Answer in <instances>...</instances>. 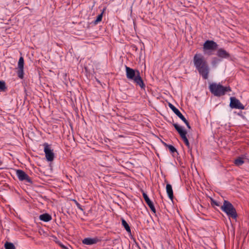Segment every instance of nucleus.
I'll list each match as a JSON object with an SVG mask.
<instances>
[{
  "label": "nucleus",
  "mask_w": 249,
  "mask_h": 249,
  "mask_svg": "<svg viewBox=\"0 0 249 249\" xmlns=\"http://www.w3.org/2000/svg\"><path fill=\"white\" fill-rule=\"evenodd\" d=\"M211 204L212 206H220V203L218 201H217L216 200H215L211 198Z\"/></svg>",
  "instance_id": "21"
},
{
  "label": "nucleus",
  "mask_w": 249,
  "mask_h": 249,
  "mask_svg": "<svg viewBox=\"0 0 249 249\" xmlns=\"http://www.w3.org/2000/svg\"><path fill=\"white\" fill-rule=\"evenodd\" d=\"M73 201H74L77 208L79 209L80 210L83 211V209H82L81 205L76 200L74 199Z\"/></svg>",
  "instance_id": "26"
},
{
  "label": "nucleus",
  "mask_w": 249,
  "mask_h": 249,
  "mask_svg": "<svg viewBox=\"0 0 249 249\" xmlns=\"http://www.w3.org/2000/svg\"><path fill=\"white\" fill-rule=\"evenodd\" d=\"M193 62L200 75L202 76L204 79H207L210 69L204 56L201 53H196L194 56Z\"/></svg>",
  "instance_id": "1"
},
{
  "label": "nucleus",
  "mask_w": 249,
  "mask_h": 249,
  "mask_svg": "<svg viewBox=\"0 0 249 249\" xmlns=\"http://www.w3.org/2000/svg\"><path fill=\"white\" fill-rule=\"evenodd\" d=\"M173 126H174L176 130L178 131V134H179L180 137L184 142L185 145L187 146L189 150L191 152L192 151V147L190 145L189 141L186 137L187 131L182 128V127L179 126L177 124H173Z\"/></svg>",
  "instance_id": "5"
},
{
  "label": "nucleus",
  "mask_w": 249,
  "mask_h": 249,
  "mask_svg": "<svg viewBox=\"0 0 249 249\" xmlns=\"http://www.w3.org/2000/svg\"><path fill=\"white\" fill-rule=\"evenodd\" d=\"M182 121L186 124L187 127L189 129L191 128V126L190 125V124L188 122V121L184 118L182 120Z\"/></svg>",
  "instance_id": "25"
},
{
  "label": "nucleus",
  "mask_w": 249,
  "mask_h": 249,
  "mask_svg": "<svg viewBox=\"0 0 249 249\" xmlns=\"http://www.w3.org/2000/svg\"><path fill=\"white\" fill-rule=\"evenodd\" d=\"M166 192L169 198L173 200L174 198L173 191L171 184H167L166 186Z\"/></svg>",
  "instance_id": "14"
},
{
  "label": "nucleus",
  "mask_w": 249,
  "mask_h": 249,
  "mask_svg": "<svg viewBox=\"0 0 249 249\" xmlns=\"http://www.w3.org/2000/svg\"><path fill=\"white\" fill-rule=\"evenodd\" d=\"M5 249H16L15 245L10 242H6L4 244Z\"/></svg>",
  "instance_id": "18"
},
{
  "label": "nucleus",
  "mask_w": 249,
  "mask_h": 249,
  "mask_svg": "<svg viewBox=\"0 0 249 249\" xmlns=\"http://www.w3.org/2000/svg\"><path fill=\"white\" fill-rule=\"evenodd\" d=\"M18 69L24 68V59L22 57H20L18 62Z\"/></svg>",
  "instance_id": "20"
},
{
  "label": "nucleus",
  "mask_w": 249,
  "mask_h": 249,
  "mask_svg": "<svg viewBox=\"0 0 249 249\" xmlns=\"http://www.w3.org/2000/svg\"><path fill=\"white\" fill-rule=\"evenodd\" d=\"M16 174L20 181H25L26 182L32 184L33 181L29 176L23 171L21 170H17L16 171Z\"/></svg>",
  "instance_id": "7"
},
{
  "label": "nucleus",
  "mask_w": 249,
  "mask_h": 249,
  "mask_svg": "<svg viewBox=\"0 0 249 249\" xmlns=\"http://www.w3.org/2000/svg\"><path fill=\"white\" fill-rule=\"evenodd\" d=\"M100 241L97 237L91 238H86L82 240V243L84 244L87 245H91L93 244H96L97 242Z\"/></svg>",
  "instance_id": "11"
},
{
  "label": "nucleus",
  "mask_w": 249,
  "mask_h": 249,
  "mask_svg": "<svg viewBox=\"0 0 249 249\" xmlns=\"http://www.w3.org/2000/svg\"><path fill=\"white\" fill-rule=\"evenodd\" d=\"M217 55L219 57L222 58H228L230 56V54L226 50L222 48L218 50Z\"/></svg>",
  "instance_id": "13"
},
{
  "label": "nucleus",
  "mask_w": 249,
  "mask_h": 249,
  "mask_svg": "<svg viewBox=\"0 0 249 249\" xmlns=\"http://www.w3.org/2000/svg\"><path fill=\"white\" fill-rule=\"evenodd\" d=\"M210 90L212 93L216 96L224 95L226 92L231 91L230 87H224L220 84L212 83L209 86Z\"/></svg>",
  "instance_id": "4"
},
{
  "label": "nucleus",
  "mask_w": 249,
  "mask_h": 249,
  "mask_svg": "<svg viewBox=\"0 0 249 249\" xmlns=\"http://www.w3.org/2000/svg\"><path fill=\"white\" fill-rule=\"evenodd\" d=\"M142 196L144 199V200L149 207L150 208L151 211L154 213H156V210L153 202L150 200L146 194L144 192L142 193Z\"/></svg>",
  "instance_id": "10"
},
{
  "label": "nucleus",
  "mask_w": 249,
  "mask_h": 249,
  "mask_svg": "<svg viewBox=\"0 0 249 249\" xmlns=\"http://www.w3.org/2000/svg\"><path fill=\"white\" fill-rule=\"evenodd\" d=\"M43 146L47 160L49 161H53L54 158V154L53 152V150L51 148V145L45 142L43 144Z\"/></svg>",
  "instance_id": "6"
},
{
  "label": "nucleus",
  "mask_w": 249,
  "mask_h": 249,
  "mask_svg": "<svg viewBox=\"0 0 249 249\" xmlns=\"http://www.w3.org/2000/svg\"><path fill=\"white\" fill-rule=\"evenodd\" d=\"M39 219L44 222H49L52 219V216L48 213H43L40 215Z\"/></svg>",
  "instance_id": "15"
},
{
  "label": "nucleus",
  "mask_w": 249,
  "mask_h": 249,
  "mask_svg": "<svg viewBox=\"0 0 249 249\" xmlns=\"http://www.w3.org/2000/svg\"><path fill=\"white\" fill-rule=\"evenodd\" d=\"M23 69H19V70L18 71V76L20 78L22 79L23 77Z\"/></svg>",
  "instance_id": "24"
},
{
  "label": "nucleus",
  "mask_w": 249,
  "mask_h": 249,
  "mask_svg": "<svg viewBox=\"0 0 249 249\" xmlns=\"http://www.w3.org/2000/svg\"><path fill=\"white\" fill-rule=\"evenodd\" d=\"M217 46L215 42L208 40L204 43L203 49L205 50H214L217 49Z\"/></svg>",
  "instance_id": "9"
},
{
  "label": "nucleus",
  "mask_w": 249,
  "mask_h": 249,
  "mask_svg": "<svg viewBox=\"0 0 249 249\" xmlns=\"http://www.w3.org/2000/svg\"><path fill=\"white\" fill-rule=\"evenodd\" d=\"M230 106L232 108L244 109L245 107L241 104L240 101L234 97L230 98Z\"/></svg>",
  "instance_id": "8"
},
{
  "label": "nucleus",
  "mask_w": 249,
  "mask_h": 249,
  "mask_svg": "<svg viewBox=\"0 0 249 249\" xmlns=\"http://www.w3.org/2000/svg\"><path fill=\"white\" fill-rule=\"evenodd\" d=\"M61 247L62 248H63V249H66V247L65 246H64V245H61Z\"/></svg>",
  "instance_id": "29"
},
{
  "label": "nucleus",
  "mask_w": 249,
  "mask_h": 249,
  "mask_svg": "<svg viewBox=\"0 0 249 249\" xmlns=\"http://www.w3.org/2000/svg\"><path fill=\"white\" fill-rule=\"evenodd\" d=\"M122 225L124 226L125 230L129 233L131 232V229L130 228L128 224V223L126 222V221L123 218H122Z\"/></svg>",
  "instance_id": "17"
},
{
  "label": "nucleus",
  "mask_w": 249,
  "mask_h": 249,
  "mask_svg": "<svg viewBox=\"0 0 249 249\" xmlns=\"http://www.w3.org/2000/svg\"><path fill=\"white\" fill-rule=\"evenodd\" d=\"M244 157H239L234 160V164L237 166L242 165L244 163Z\"/></svg>",
  "instance_id": "16"
},
{
  "label": "nucleus",
  "mask_w": 249,
  "mask_h": 249,
  "mask_svg": "<svg viewBox=\"0 0 249 249\" xmlns=\"http://www.w3.org/2000/svg\"><path fill=\"white\" fill-rule=\"evenodd\" d=\"M162 143H163L164 145L165 146H166V147H168L169 145V144H167L166 143H165L164 142H162Z\"/></svg>",
  "instance_id": "28"
},
{
  "label": "nucleus",
  "mask_w": 249,
  "mask_h": 249,
  "mask_svg": "<svg viewBox=\"0 0 249 249\" xmlns=\"http://www.w3.org/2000/svg\"><path fill=\"white\" fill-rule=\"evenodd\" d=\"M219 61H220L219 59H218V58L215 57L213 60L212 64L213 65H215L216 64L219 63Z\"/></svg>",
  "instance_id": "27"
},
{
  "label": "nucleus",
  "mask_w": 249,
  "mask_h": 249,
  "mask_svg": "<svg viewBox=\"0 0 249 249\" xmlns=\"http://www.w3.org/2000/svg\"><path fill=\"white\" fill-rule=\"evenodd\" d=\"M169 107L172 109V110L175 113V114L177 115L181 120L183 119L185 117L181 113L179 110L177 108L173 105L171 103L168 104Z\"/></svg>",
  "instance_id": "12"
},
{
  "label": "nucleus",
  "mask_w": 249,
  "mask_h": 249,
  "mask_svg": "<svg viewBox=\"0 0 249 249\" xmlns=\"http://www.w3.org/2000/svg\"><path fill=\"white\" fill-rule=\"evenodd\" d=\"M221 209L229 218L236 219L238 215L236 209L230 201L224 200L223 205L221 206Z\"/></svg>",
  "instance_id": "3"
},
{
  "label": "nucleus",
  "mask_w": 249,
  "mask_h": 249,
  "mask_svg": "<svg viewBox=\"0 0 249 249\" xmlns=\"http://www.w3.org/2000/svg\"><path fill=\"white\" fill-rule=\"evenodd\" d=\"M126 76L127 79L131 80L139 86L141 89H144L145 85L140 75V72L138 70H134L125 66Z\"/></svg>",
  "instance_id": "2"
},
{
  "label": "nucleus",
  "mask_w": 249,
  "mask_h": 249,
  "mask_svg": "<svg viewBox=\"0 0 249 249\" xmlns=\"http://www.w3.org/2000/svg\"><path fill=\"white\" fill-rule=\"evenodd\" d=\"M168 148L170 152L171 153L173 154L175 152H177V150L176 148L174 146H173V145H169Z\"/></svg>",
  "instance_id": "23"
},
{
  "label": "nucleus",
  "mask_w": 249,
  "mask_h": 249,
  "mask_svg": "<svg viewBox=\"0 0 249 249\" xmlns=\"http://www.w3.org/2000/svg\"><path fill=\"white\" fill-rule=\"evenodd\" d=\"M6 89L5 83L3 81L0 80V89L2 91H4Z\"/></svg>",
  "instance_id": "22"
},
{
  "label": "nucleus",
  "mask_w": 249,
  "mask_h": 249,
  "mask_svg": "<svg viewBox=\"0 0 249 249\" xmlns=\"http://www.w3.org/2000/svg\"><path fill=\"white\" fill-rule=\"evenodd\" d=\"M103 12L101 13L100 14H99L97 17V18L94 21H93V23L94 25H96L99 22H100V21H101L102 19V18H103Z\"/></svg>",
  "instance_id": "19"
}]
</instances>
